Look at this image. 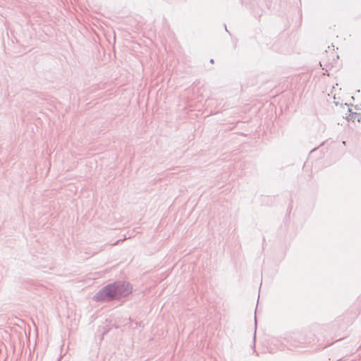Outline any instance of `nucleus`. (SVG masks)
<instances>
[{
	"instance_id": "7ed1b4c3",
	"label": "nucleus",
	"mask_w": 361,
	"mask_h": 361,
	"mask_svg": "<svg viewBox=\"0 0 361 361\" xmlns=\"http://www.w3.org/2000/svg\"><path fill=\"white\" fill-rule=\"evenodd\" d=\"M120 241H122L121 240H117L114 245H117Z\"/></svg>"
},
{
	"instance_id": "f03ea898",
	"label": "nucleus",
	"mask_w": 361,
	"mask_h": 361,
	"mask_svg": "<svg viewBox=\"0 0 361 361\" xmlns=\"http://www.w3.org/2000/svg\"><path fill=\"white\" fill-rule=\"evenodd\" d=\"M348 109V114L345 116V118L348 121H355V120H357V121H360L359 114L356 112H352L351 110L348 108V106H346Z\"/></svg>"
},
{
	"instance_id": "f257e3e1",
	"label": "nucleus",
	"mask_w": 361,
	"mask_h": 361,
	"mask_svg": "<svg viewBox=\"0 0 361 361\" xmlns=\"http://www.w3.org/2000/svg\"><path fill=\"white\" fill-rule=\"evenodd\" d=\"M130 284L126 281H116L102 288L94 297L98 302H110L119 300L132 292Z\"/></svg>"
},
{
	"instance_id": "0eeeda50",
	"label": "nucleus",
	"mask_w": 361,
	"mask_h": 361,
	"mask_svg": "<svg viewBox=\"0 0 361 361\" xmlns=\"http://www.w3.org/2000/svg\"><path fill=\"white\" fill-rule=\"evenodd\" d=\"M316 149H317V148H316V147H314V148L311 152H313V151L316 150Z\"/></svg>"
},
{
	"instance_id": "39448f33",
	"label": "nucleus",
	"mask_w": 361,
	"mask_h": 361,
	"mask_svg": "<svg viewBox=\"0 0 361 361\" xmlns=\"http://www.w3.org/2000/svg\"><path fill=\"white\" fill-rule=\"evenodd\" d=\"M214 59H211V60H210V63H214Z\"/></svg>"
},
{
	"instance_id": "20e7f679",
	"label": "nucleus",
	"mask_w": 361,
	"mask_h": 361,
	"mask_svg": "<svg viewBox=\"0 0 361 361\" xmlns=\"http://www.w3.org/2000/svg\"><path fill=\"white\" fill-rule=\"evenodd\" d=\"M255 326H257V318H256V316L255 317Z\"/></svg>"
},
{
	"instance_id": "423d86ee",
	"label": "nucleus",
	"mask_w": 361,
	"mask_h": 361,
	"mask_svg": "<svg viewBox=\"0 0 361 361\" xmlns=\"http://www.w3.org/2000/svg\"><path fill=\"white\" fill-rule=\"evenodd\" d=\"M224 26H225V30H226V32H228V30H227V27H226V25H225Z\"/></svg>"
}]
</instances>
